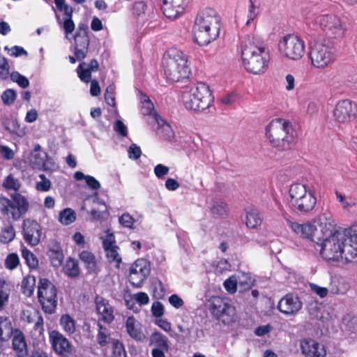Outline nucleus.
<instances>
[{
	"instance_id": "obj_41",
	"label": "nucleus",
	"mask_w": 357,
	"mask_h": 357,
	"mask_svg": "<svg viewBox=\"0 0 357 357\" xmlns=\"http://www.w3.org/2000/svg\"><path fill=\"white\" fill-rule=\"evenodd\" d=\"M15 236L14 228L12 225L8 224L1 229L0 236L1 241L3 243H8L12 241Z\"/></svg>"
},
{
	"instance_id": "obj_51",
	"label": "nucleus",
	"mask_w": 357,
	"mask_h": 357,
	"mask_svg": "<svg viewBox=\"0 0 357 357\" xmlns=\"http://www.w3.org/2000/svg\"><path fill=\"white\" fill-rule=\"evenodd\" d=\"M9 65L7 59L0 54V79H6L9 76Z\"/></svg>"
},
{
	"instance_id": "obj_2",
	"label": "nucleus",
	"mask_w": 357,
	"mask_h": 357,
	"mask_svg": "<svg viewBox=\"0 0 357 357\" xmlns=\"http://www.w3.org/2000/svg\"><path fill=\"white\" fill-rule=\"evenodd\" d=\"M349 241L347 231L337 233L319 243L320 255L328 261H339L343 264L357 262V253Z\"/></svg>"
},
{
	"instance_id": "obj_56",
	"label": "nucleus",
	"mask_w": 357,
	"mask_h": 357,
	"mask_svg": "<svg viewBox=\"0 0 357 357\" xmlns=\"http://www.w3.org/2000/svg\"><path fill=\"white\" fill-rule=\"evenodd\" d=\"M237 284L238 280L235 276H231L224 282L225 289L230 294H234L236 291Z\"/></svg>"
},
{
	"instance_id": "obj_40",
	"label": "nucleus",
	"mask_w": 357,
	"mask_h": 357,
	"mask_svg": "<svg viewBox=\"0 0 357 357\" xmlns=\"http://www.w3.org/2000/svg\"><path fill=\"white\" fill-rule=\"evenodd\" d=\"M77 73L79 79L85 82L89 83L91 81V71L87 68V63L82 62L77 68Z\"/></svg>"
},
{
	"instance_id": "obj_19",
	"label": "nucleus",
	"mask_w": 357,
	"mask_h": 357,
	"mask_svg": "<svg viewBox=\"0 0 357 357\" xmlns=\"http://www.w3.org/2000/svg\"><path fill=\"white\" fill-rule=\"evenodd\" d=\"M300 347L302 354L305 357H326L325 347L311 338H305L301 340Z\"/></svg>"
},
{
	"instance_id": "obj_8",
	"label": "nucleus",
	"mask_w": 357,
	"mask_h": 357,
	"mask_svg": "<svg viewBox=\"0 0 357 357\" xmlns=\"http://www.w3.org/2000/svg\"><path fill=\"white\" fill-rule=\"evenodd\" d=\"M289 203L294 210L302 213L311 212L317 204V197L305 184L293 183L289 190Z\"/></svg>"
},
{
	"instance_id": "obj_13",
	"label": "nucleus",
	"mask_w": 357,
	"mask_h": 357,
	"mask_svg": "<svg viewBox=\"0 0 357 357\" xmlns=\"http://www.w3.org/2000/svg\"><path fill=\"white\" fill-rule=\"evenodd\" d=\"M38 298L45 313L52 314L55 312L57 307V289L49 280L40 279L38 284Z\"/></svg>"
},
{
	"instance_id": "obj_17",
	"label": "nucleus",
	"mask_w": 357,
	"mask_h": 357,
	"mask_svg": "<svg viewBox=\"0 0 357 357\" xmlns=\"http://www.w3.org/2000/svg\"><path fill=\"white\" fill-rule=\"evenodd\" d=\"M24 238L31 245L39 243L42 235L41 226L36 221L26 219L23 222Z\"/></svg>"
},
{
	"instance_id": "obj_53",
	"label": "nucleus",
	"mask_w": 357,
	"mask_h": 357,
	"mask_svg": "<svg viewBox=\"0 0 357 357\" xmlns=\"http://www.w3.org/2000/svg\"><path fill=\"white\" fill-rule=\"evenodd\" d=\"M16 97L17 94L14 90L7 89L3 93L1 99L5 105H10L14 102Z\"/></svg>"
},
{
	"instance_id": "obj_36",
	"label": "nucleus",
	"mask_w": 357,
	"mask_h": 357,
	"mask_svg": "<svg viewBox=\"0 0 357 357\" xmlns=\"http://www.w3.org/2000/svg\"><path fill=\"white\" fill-rule=\"evenodd\" d=\"M66 275L70 278H75L79 275L78 262L75 259L68 258L63 267Z\"/></svg>"
},
{
	"instance_id": "obj_30",
	"label": "nucleus",
	"mask_w": 357,
	"mask_h": 357,
	"mask_svg": "<svg viewBox=\"0 0 357 357\" xmlns=\"http://www.w3.org/2000/svg\"><path fill=\"white\" fill-rule=\"evenodd\" d=\"M47 154L46 152L32 151L29 158V162L33 168L38 169H46Z\"/></svg>"
},
{
	"instance_id": "obj_25",
	"label": "nucleus",
	"mask_w": 357,
	"mask_h": 357,
	"mask_svg": "<svg viewBox=\"0 0 357 357\" xmlns=\"http://www.w3.org/2000/svg\"><path fill=\"white\" fill-rule=\"evenodd\" d=\"M96 311L101 316V319L106 323H111L114 319V310L109 301L105 298L97 296L95 299Z\"/></svg>"
},
{
	"instance_id": "obj_15",
	"label": "nucleus",
	"mask_w": 357,
	"mask_h": 357,
	"mask_svg": "<svg viewBox=\"0 0 357 357\" xmlns=\"http://www.w3.org/2000/svg\"><path fill=\"white\" fill-rule=\"evenodd\" d=\"M150 273V266L144 259H138L130 269L129 281L133 287H140Z\"/></svg>"
},
{
	"instance_id": "obj_43",
	"label": "nucleus",
	"mask_w": 357,
	"mask_h": 357,
	"mask_svg": "<svg viewBox=\"0 0 357 357\" xmlns=\"http://www.w3.org/2000/svg\"><path fill=\"white\" fill-rule=\"evenodd\" d=\"M335 195L337 199L342 204V206L344 210L349 211L351 208L356 204L354 199L349 197H346L337 191L335 192Z\"/></svg>"
},
{
	"instance_id": "obj_58",
	"label": "nucleus",
	"mask_w": 357,
	"mask_h": 357,
	"mask_svg": "<svg viewBox=\"0 0 357 357\" xmlns=\"http://www.w3.org/2000/svg\"><path fill=\"white\" fill-rule=\"evenodd\" d=\"M237 280L238 284L240 286H247L248 288H250L254 284V280L248 273H242Z\"/></svg>"
},
{
	"instance_id": "obj_3",
	"label": "nucleus",
	"mask_w": 357,
	"mask_h": 357,
	"mask_svg": "<svg viewBox=\"0 0 357 357\" xmlns=\"http://www.w3.org/2000/svg\"><path fill=\"white\" fill-rule=\"evenodd\" d=\"M220 31V20L215 10L206 8L198 13L193 27L195 43L206 45L219 37Z\"/></svg>"
},
{
	"instance_id": "obj_48",
	"label": "nucleus",
	"mask_w": 357,
	"mask_h": 357,
	"mask_svg": "<svg viewBox=\"0 0 357 357\" xmlns=\"http://www.w3.org/2000/svg\"><path fill=\"white\" fill-rule=\"evenodd\" d=\"M20 263V259L17 254H9L5 259V266L9 270H13L17 268Z\"/></svg>"
},
{
	"instance_id": "obj_39",
	"label": "nucleus",
	"mask_w": 357,
	"mask_h": 357,
	"mask_svg": "<svg viewBox=\"0 0 357 357\" xmlns=\"http://www.w3.org/2000/svg\"><path fill=\"white\" fill-rule=\"evenodd\" d=\"M75 213L70 208H65L59 213V220L63 225H70L75 220Z\"/></svg>"
},
{
	"instance_id": "obj_11",
	"label": "nucleus",
	"mask_w": 357,
	"mask_h": 357,
	"mask_svg": "<svg viewBox=\"0 0 357 357\" xmlns=\"http://www.w3.org/2000/svg\"><path fill=\"white\" fill-rule=\"evenodd\" d=\"M278 51L283 59L298 61L305 54V44L298 36L287 34L279 40Z\"/></svg>"
},
{
	"instance_id": "obj_26",
	"label": "nucleus",
	"mask_w": 357,
	"mask_h": 357,
	"mask_svg": "<svg viewBox=\"0 0 357 357\" xmlns=\"http://www.w3.org/2000/svg\"><path fill=\"white\" fill-rule=\"evenodd\" d=\"M126 332L130 337L136 341H142L145 335L142 329V324L133 316L128 317L125 322Z\"/></svg>"
},
{
	"instance_id": "obj_47",
	"label": "nucleus",
	"mask_w": 357,
	"mask_h": 357,
	"mask_svg": "<svg viewBox=\"0 0 357 357\" xmlns=\"http://www.w3.org/2000/svg\"><path fill=\"white\" fill-rule=\"evenodd\" d=\"M9 292L8 285L3 282L0 286V311L3 310L8 302Z\"/></svg>"
},
{
	"instance_id": "obj_22",
	"label": "nucleus",
	"mask_w": 357,
	"mask_h": 357,
	"mask_svg": "<svg viewBox=\"0 0 357 357\" xmlns=\"http://www.w3.org/2000/svg\"><path fill=\"white\" fill-rule=\"evenodd\" d=\"M151 119L149 120V125L152 126L160 137L167 140H171L174 137V132L171 126L160 116H153Z\"/></svg>"
},
{
	"instance_id": "obj_60",
	"label": "nucleus",
	"mask_w": 357,
	"mask_h": 357,
	"mask_svg": "<svg viewBox=\"0 0 357 357\" xmlns=\"http://www.w3.org/2000/svg\"><path fill=\"white\" fill-rule=\"evenodd\" d=\"M151 312L155 317H161L164 314L163 305L159 301L153 302L151 306Z\"/></svg>"
},
{
	"instance_id": "obj_62",
	"label": "nucleus",
	"mask_w": 357,
	"mask_h": 357,
	"mask_svg": "<svg viewBox=\"0 0 357 357\" xmlns=\"http://www.w3.org/2000/svg\"><path fill=\"white\" fill-rule=\"evenodd\" d=\"M119 223L123 227L130 228L135 222L134 218L128 213H124L119 218Z\"/></svg>"
},
{
	"instance_id": "obj_24",
	"label": "nucleus",
	"mask_w": 357,
	"mask_h": 357,
	"mask_svg": "<svg viewBox=\"0 0 357 357\" xmlns=\"http://www.w3.org/2000/svg\"><path fill=\"white\" fill-rule=\"evenodd\" d=\"M12 349L17 357H26L28 355V346L24 333L15 328L12 335Z\"/></svg>"
},
{
	"instance_id": "obj_35",
	"label": "nucleus",
	"mask_w": 357,
	"mask_h": 357,
	"mask_svg": "<svg viewBox=\"0 0 357 357\" xmlns=\"http://www.w3.org/2000/svg\"><path fill=\"white\" fill-rule=\"evenodd\" d=\"M229 208L227 204L219 200H214L211 206V212L214 216L224 217L227 215Z\"/></svg>"
},
{
	"instance_id": "obj_46",
	"label": "nucleus",
	"mask_w": 357,
	"mask_h": 357,
	"mask_svg": "<svg viewBox=\"0 0 357 357\" xmlns=\"http://www.w3.org/2000/svg\"><path fill=\"white\" fill-rule=\"evenodd\" d=\"M10 79L22 89H26L29 86V79L17 71L10 73Z\"/></svg>"
},
{
	"instance_id": "obj_29",
	"label": "nucleus",
	"mask_w": 357,
	"mask_h": 357,
	"mask_svg": "<svg viewBox=\"0 0 357 357\" xmlns=\"http://www.w3.org/2000/svg\"><path fill=\"white\" fill-rule=\"evenodd\" d=\"M261 215L256 208L249 206L245 208V225L248 228L255 229L261 225Z\"/></svg>"
},
{
	"instance_id": "obj_21",
	"label": "nucleus",
	"mask_w": 357,
	"mask_h": 357,
	"mask_svg": "<svg viewBox=\"0 0 357 357\" xmlns=\"http://www.w3.org/2000/svg\"><path fill=\"white\" fill-rule=\"evenodd\" d=\"M188 0H163L162 9L169 19H176L184 13Z\"/></svg>"
},
{
	"instance_id": "obj_49",
	"label": "nucleus",
	"mask_w": 357,
	"mask_h": 357,
	"mask_svg": "<svg viewBox=\"0 0 357 357\" xmlns=\"http://www.w3.org/2000/svg\"><path fill=\"white\" fill-rule=\"evenodd\" d=\"M114 93H115L114 84H109L106 89V91L105 93V99L106 102L112 107H115V105H116Z\"/></svg>"
},
{
	"instance_id": "obj_42",
	"label": "nucleus",
	"mask_w": 357,
	"mask_h": 357,
	"mask_svg": "<svg viewBox=\"0 0 357 357\" xmlns=\"http://www.w3.org/2000/svg\"><path fill=\"white\" fill-rule=\"evenodd\" d=\"M22 255L30 268L33 269L37 268L38 265V259L31 251L26 248H24L22 250Z\"/></svg>"
},
{
	"instance_id": "obj_38",
	"label": "nucleus",
	"mask_w": 357,
	"mask_h": 357,
	"mask_svg": "<svg viewBox=\"0 0 357 357\" xmlns=\"http://www.w3.org/2000/svg\"><path fill=\"white\" fill-rule=\"evenodd\" d=\"M36 285V278L33 275H28L24 278L22 282L23 294L26 296H31L34 291Z\"/></svg>"
},
{
	"instance_id": "obj_28",
	"label": "nucleus",
	"mask_w": 357,
	"mask_h": 357,
	"mask_svg": "<svg viewBox=\"0 0 357 357\" xmlns=\"http://www.w3.org/2000/svg\"><path fill=\"white\" fill-rule=\"evenodd\" d=\"M15 331V328H13L10 318L8 316H0V340L8 342Z\"/></svg>"
},
{
	"instance_id": "obj_32",
	"label": "nucleus",
	"mask_w": 357,
	"mask_h": 357,
	"mask_svg": "<svg viewBox=\"0 0 357 357\" xmlns=\"http://www.w3.org/2000/svg\"><path fill=\"white\" fill-rule=\"evenodd\" d=\"M59 324L68 335H73L76 331L75 320L69 314H64L61 316Z\"/></svg>"
},
{
	"instance_id": "obj_50",
	"label": "nucleus",
	"mask_w": 357,
	"mask_h": 357,
	"mask_svg": "<svg viewBox=\"0 0 357 357\" xmlns=\"http://www.w3.org/2000/svg\"><path fill=\"white\" fill-rule=\"evenodd\" d=\"M39 178L40 181L36 183V189L41 192H47L51 188L50 181L46 178L44 174H40Z\"/></svg>"
},
{
	"instance_id": "obj_10",
	"label": "nucleus",
	"mask_w": 357,
	"mask_h": 357,
	"mask_svg": "<svg viewBox=\"0 0 357 357\" xmlns=\"http://www.w3.org/2000/svg\"><path fill=\"white\" fill-rule=\"evenodd\" d=\"M314 24L331 39L340 40L343 38L347 31L346 22L339 16L332 13L320 14L315 16Z\"/></svg>"
},
{
	"instance_id": "obj_45",
	"label": "nucleus",
	"mask_w": 357,
	"mask_h": 357,
	"mask_svg": "<svg viewBox=\"0 0 357 357\" xmlns=\"http://www.w3.org/2000/svg\"><path fill=\"white\" fill-rule=\"evenodd\" d=\"M104 250L106 253V256H107V259L110 261L116 262V266H119V264L121 261V257L119 255V252H118L119 247L116 245V246H114L112 248H106Z\"/></svg>"
},
{
	"instance_id": "obj_31",
	"label": "nucleus",
	"mask_w": 357,
	"mask_h": 357,
	"mask_svg": "<svg viewBox=\"0 0 357 357\" xmlns=\"http://www.w3.org/2000/svg\"><path fill=\"white\" fill-rule=\"evenodd\" d=\"M141 113L144 116H147V122L149 124V120L153 116H159L154 110V105L150 98L144 94L141 96Z\"/></svg>"
},
{
	"instance_id": "obj_52",
	"label": "nucleus",
	"mask_w": 357,
	"mask_h": 357,
	"mask_svg": "<svg viewBox=\"0 0 357 357\" xmlns=\"http://www.w3.org/2000/svg\"><path fill=\"white\" fill-rule=\"evenodd\" d=\"M112 357H127L123 344L119 341L113 342V352Z\"/></svg>"
},
{
	"instance_id": "obj_23",
	"label": "nucleus",
	"mask_w": 357,
	"mask_h": 357,
	"mask_svg": "<svg viewBox=\"0 0 357 357\" xmlns=\"http://www.w3.org/2000/svg\"><path fill=\"white\" fill-rule=\"evenodd\" d=\"M287 221L288 226L296 235L303 238H310L313 241V238H314V231L316 230L314 221L312 222L303 224L292 222L289 220Z\"/></svg>"
},
{
	"instance_id": "obj_7",
	"label": "nucleus",
	"mask_w": 357,
	"mask_h": 357,
	"mask_svg": "<svg viewBox=\"0 0 357 357\" xmlns=\"http://www.w3.org/2000/svg\"><path fill=\"white\" fill-rule=\"evenodd\" d=\"M309 58L315 68L325 69L329 67L335 59L334 45L328 39L314 40L310 47Z\"/></svg>"
},
{
	"instance_id": "obj_16",
	"label": "nucleus",
	"mask_w": 357,
	"mask_h": 357,
	"mask_svg": "<svg viewBox=\"0 0 357 357\" xmlns=\"http://www.w3.org/2000/svg\"><path fill=\"white\" fill-rule=\"evenodd\" d=\"M356 114L357 105L348 99L340 100L333 112L334 117L340 123L351 121Z\"/></svg>"
},
{
	"instance_id": "obj_54",
	"label": "nucleus",
	"mask_w": 357,
	"mask_h": 357,
	"mask_svg": "<svg viewBox=\"0 0 357 357\" xmlns=\"http://www.w3.org/2000/svg\"><path fill=\"white\" fill-rule=\"evenodd\" d=\"M101 238L102 240L104 249L116 246L115 237L114 234L109 231H105V234L102 236Z\"/></svg>"
},
{
	"instance_id": "obj_55",
	"label": "nucleus",
	"mask_w": 357,
	"mask_h": 357,
	"mask_svg": "<svg viewBox=\"0 0 357 357\" xmlns=\"http://www.w3.org/2000/svg\"><path fill=\"white\" fill-rule=\"evenodd\" d=\"M63 29L66 35L73 33L75 29V24L72 20L73 13L70 14H64Z\"/></svg>"
},
{
	"instance_id": "obj_37",
	"label": "nucleus",
	"mask_w": 357,
	"mask_h": 357,
	"mask_svg": "<svg viewBox=\"0 0 357 357\" xmlns=\"http://www.w3.org/2000/svg\"><path fill=\"white\" fill-rule=\"evenodd\" d=\"M20 181L15 178L13 174H9L7 176L2 183V187L7 191L13 190L15 192H17L20 190L21 188Z\"/></svg>"
},
{
	"instance_id": "obj_18",
	"label": "nucleus",
	"mask_w": 357,
	"mask_h": 357,
	"mask_svg": "<svg viewBox=\"0 0 357 357\" xmlns=\"http://www.w3.org/2000/svg\"><path fill=\"white\" fill-rule=\"evenodd\" d=\"M50 341L54 351L59 355L66 356L71 354L72 346L69 340L60 332L52 331L50 333Z\"/></svg>"
},
{
	"instance_id": "obj_1",
	"label": "nucleus",
	"mask_w": 357,
	"mask_h": 357,
	"mask_svg": "<svg viewBox=\"0 0 357 357\" xmlns=\"http://www.w3.org/2000/svg\"><path fill=\"white\" fill-rule=\"evenodd\" d=\"M241 57L243 65L248 72L261 74L268 68L269 50L260 38L248 36L242 41Z\"/></svg>"
},
{
	"instance_id": "obj_27",
	"label": "nucleus",
	"mask_w": 357,
	"mask_h": 357,
	"mask_svg": "<svg viewBox=\"0 0 357 357\" xmlns=\"http://www.w3.org/2000/svg\"><path fill=\"white\" fill-rule=\"evenodd\" d=\"M47 255L53 266L59 267L63 260V253L61 245L52 241L48 245Z\"/></svg>"
},
{
	"instance_id": "obj_6",
	"label": "nucleus",
	"mask_w": 357,
	"mask_h": 357,
	"mask_svg": "<svg viewBox=\"0 0 357 357\" xmlns=\"http://www.w3.org/2000/svg\"><path fill=\"white\" fill-rule=\"evenodd\" d=\"M212 99L208 86L202 82L188 86L182 94L185 108L197 112L208 108Z\"/></svg>"
},
{
	"instance_id": "obj_57",
	"label": "nucleus",
	"mask_w": 357,
	"mask_h": 357,
	"mask_svg": "<svg viewBox=\"0 0 357 357\" xmlns=\"http://www.w3.org/2000/svg\"><path fill=\"white\" fill-rule=\"evenodd\" d=\"M99 330L98 334V342L101 346H105L107 343L108 335L107 328L103 327L101 324H98Z\"/></svg>"
},
{
	"instance_id": "obj_4",
	"label": "nucleus",
	"mask_w": 357,
	"mask_h": 357,
	"mask_svg": "<svg viewBox=\"0 0 357 357\" xmlns=\"http://www.w3.org/2000/svg\"><path fill=\"white\" fill-rule=\"evenodd\" d=\"M266 136L272 146L279 151H286L295 144L296 133L289 121L275 119L266 126Z\"/></svg>"
},
{
	"instance_id": "obj_44",
	"label": "nucleus",
	"mask_w": 357,
	"mask_h": 357,
	"mask_svg": "<svg viewBox=\"0 0 357 357\" xmlns=\"http://www.w3.org/2000/svg\"><path fill=\"white\" fill-rule=\"evenodd\" d=\"M259 13V6L256 5L252 0H250V5L248 10V20L245 24L249 26L250 23L257 18Z\"/></svg>"
},
{
	"instance_id": "obj_34",
	"label": "nucleus",
	"mask_w": 357,
	"mask_h": 357,
	"mask_svg": "<svg viewBox=\"0 0 357 357\" xmlns=\"http://www.w3.org/2000/svg\"><path fill=\"white\" fill-rule=\"evenodd\" d=\"M150 344L155 346V348H161L168 351V339L166 336L159 332H154L150 336Z\"/></svg>"
},
{
	"instance_id": "obj_20",
	"label": "nucleus",
	"mask_w": 357,
	"mask_h": 357,
	"mask_svg": "<svg viewBox=\"0 0 357 357\" xmlns=\"http://www.w3.org/2000/svg\"><path fill=\"white\" fill-rule=\"evenodd\" d=\"M302 305L297 296L288 294L280 301L278 308L286 315H294L301 309Z\"/></svg>"
},
{
	"instance_id": "obj_63",
	"label": "nucleus",
	"mask_w": 357,
	"mask_h": 357,
	"mask_svg": "<svg viewBox=\"0 0 357 357\" xmlns=\"http://www.w3.org/2000/svg\"><path fill=\"white\" fill-rule=\"evenodd\" d=\"M133 299L140 305H146L149 302V298L145 292H138L133 295Z\"/></svg>"
},
{
	"instance_id": "obj_12",
	"label": "nucleus",
	"mask_w": 357,
	"mask_h": 357,
	"mask_svg": "<svg viewBox=\"0 0 357 357\" xmlns=\"http://www.w3.org/2000/svg\"><path fill=\"white\" fill-rule=\"evenodd\" d=\"M314 223L316 226L314 231V238L313 241L319 243L331 238L337 233L344 231L339 230L335 221L329 212H322L314 218Z\"/></svg>"
},
{
	"instance_id": "obj_33",
	"label": "nucleus",
	"mask_w": 357,
	"mask_h": 357,
	"mask_svg": "<svg viewBox=\"0 0 357 357\" xmlns=\"http://www.w3.org/2000/svg\"><path fill=\"white\" fill-rule=\"evenodd\" d=\"M79 259L89 273H95L97 270V263L94 255L89 251H82Z\"/></svg>"
},
{
	"instance_id": "obj_61",
	"label": "nucleus",
	"mask_w": 357,
	"mask_h": 357,
	"mask_svg": "<svg viewBox=\"0 0 357 357\" xmlns=\"http://www.w3.org/2000/svg\"><path fill=\"white\" fill-rule=\"evenodd\" d=\"M75 47H89V38L88 36H75Z\"/></svg>"
},
{
	"instance_id": "obj_9",
	"label": "nucleus",
	"mask_w": 357,
	"mask_h": 357,
	"mask_svg": "<svg viewBox=\"0 0 357 357\" xmlns=\"http://www.w3.org/2000/svg\"><path fill=\"white\" fill-rule=\"evenodd\" d=\"M29 202L27 198L17 192L10 195V199L0 196V213L14 221L19 220L29 210Z\"/></svg>"
},
{
	"instance_id": "obj_14",
	"label": "nucleus",
	"mask_w": 357,
	"mask_h": 357,
	"mask_svg": "<svg viewBox=\"0 0 357 357\" xmlns=\"http://www.w3.org/2000/svg\"><path fill=\"white\" fill-rule=\"evenodd\" d=\"M210 311L214 317L225 324L236 320V309L227 298L218 296L212 298L210 301Z\"/></svg>"
},
{
	"instance_id": "obj_5",
	"label": "nucleus",
	"mask_w": 357,
	"mask_h": 357,
	"mask_svg": "<svg viewBox=\"0 0 357 357\" xmlns=\"http://www.w3.org/2000/svg\"><path fill=\"white\" fill-rule=\"evenodd\" d=\"M162 63L167 78L179 82L189 77L190 68L188 56L181 50L170 49L164 55Z\"/></svg>"
},
{
	"instance_id": "obj_59",
	"label": "nucleus",
	"mask_w": 357,
	"mask_h": 357,
	"mask_svg": "<svg viewBox=\"0 0 357 357\" xmlns=\"http://www.w3.org/2000/svg\"><path fill=\"white\" fill-rule=\"evenodd\" d=\"M129 158L132 160H137L140 158L142 151L139 146L135 144H132L128 149Z\"/></svg>"
},
{
	"instance_id": "obj_64",
	"label": "nucleus",
	"mask_w": 357,
	"mask_h": 357,
	"mask_svg": "<svg viewBox=\"0 0 357 357\" xmlns=\"http://www.w3.org/2000/svg\"><path fill=\"white\" fill-rule=\"evenodd\" d=\"M169 167L162 164H158L154 167V173L158 178H163L169 173Z\"/></svg>"
}]
</instances>
